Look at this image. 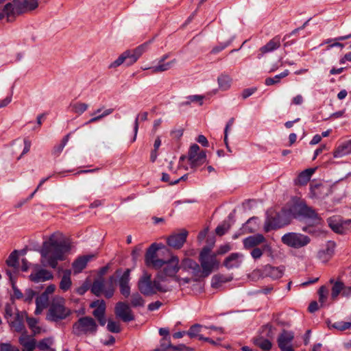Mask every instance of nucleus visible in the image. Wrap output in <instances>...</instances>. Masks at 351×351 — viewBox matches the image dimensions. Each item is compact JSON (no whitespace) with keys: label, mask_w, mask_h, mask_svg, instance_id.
I'll use <instances>...</instances> for the list:
<instances>
[{"label":"nucleus","mask_w":351,"mask_h":351,"mask_svg":"<svg viewBox=\"0 0 351 351\" xmlns=\"http://www.w3.org/2000/svg\"><path fill=\"white\" fill-rule=\"evenodd\" d=\"M182 267L185 269L191 270L193 267H196V268H197V263L191 259L186 258L182 262Z\"/></svg>","instance_id":"obj_54"},{"label":"nucleus","mask_w":351,"mask_h":351,"mask_svg":"<svg viewBox=\"0 0 351 351\" xmlns=\"http://www.w3.org/2000/svg\"><path fill=\"white\" fill-rule=\"evenodd\" d=\"M0 351H19L18 348L8 343H0Z\"/></svg>","instance_id":"obj_56"},{"label":"nucleus","mask_w":351,"mask_h":351,"mask_svg":"<svg viewBox=\"0 0 351 351\" xmlns=\"http://www.w3.org/2000/svg\"><path fill=\"white\" fill-rule=\"evenodd\" d=\"M130 269H127L119 279L120 292L125 298H128L130 294Z\"/></svg>","instance_id":"obj_19"},{"label":"nucleus","mask_w":351,"mask_h":351,"mask_svg":"<svg viewBox=\"0 0 351 351\" xmlns=\"http://www.w3.org/2000/svg\"><path fill=\"white\" fill-rule=\"evenodd\" d=\"M19 341L25 350H33L36 347L35 339L26 334H23Z\"/></svg>","instance_id":"obj_29"},{"label":"nucleus","mask_w":351,"mask_h":351,"mask_svg":"<svg viewBox=\"0 0 351 351\" xmlns=\"http://www.w3.org/2000/svg\"><path fill=\"white\" fill-rule=\"evenodd\" d=\"M265 242V237L261 234H256L245 238L243 240V247L245 250L256 247Z\"/></svg>","instance_id":"obj_18"},{"label":"nucleus","mask_w":351,"mask_h":351,"mask_svg":"<svg viewBox=\"0 0 351 351\" xmlns=\"http://www.w3.org/2000/svg\"><path fill=\"white\" fill-rule=\"evenodd\" d=\"M51 341L49 339H45L40 341L38 344V348L43 351H47L50 348Z\"/></svg>","instance_id":"obj_53"},{"label":"nucleus","mask_w":351,"mask_h":351,"mask_svg":"<svg viewBox=\"0 0 351 351\" xmlns=\"http://www.w3.org/2000/svg\"><path fill=\"white\" fill-rule=\"evenodd\" d=\"M315 169H306L302 171L298 178V181L300 184H306L311 179L315 172Z\"/></svg>","instance_id":"obj_37"},{"label":"nucleus","mask_w":351,"mask_h":351,"mask_svg":"<svg viewBox=\"0 0 351 351\" xmlns=\"http://www.w3.org/2000/svg\"><path fill=\"white\" fill-rule=\"evenodd\" d=\"M232 78L227 74L222 73L217 78L219 88L221 90H228L232 84Z\"/></svg>","instance_id":"obj_35"},{"label":"nucleus","mask_w":351,"mask_h":351,"mask_svg":"<svg viewBox=\"0 0 351 351\" xmlns=\"http://www.w3.org/2000/svg\"><path fill=\"white\" fill-rule=\"evenodd\" d=\"M252 250L251 252V256H252L253 258L254 259H258V258H260L263 254V249H261L259 247H254V248H252Z\"/></svg>","instance_id":"obj_58"},{"label":"nucleus","mask_w":351,"mask_h":351,"mask_svg":"<svg viewBox=\"0 0 351 351\" xmlns=\"http://www.w3.org/2000/svg\"><path fill=\"white\" fill-rule=\"evenodd\" d=\"M71 242L68 239H58L56 235H51L49 240L43 243L40 250L42 264L56 268L58 262L65 258V254L72 248Z\"/></svg>","instance_id":"obj_1"},{"label":"nucleus","mask_w":351,"mask_h":351,"mask_svg":"<svg viewBox=\"0 0 351 351\" xmlns=\"http://www.w3.org/2000/svg\"><path fill=\"white\" fill-rule=\"evenodd\" d=\"M319 295V302L321 304V306H324L326 303L327 297H328V290L326 287L322 286L319 288L318 291Z\"/></svg>","instance_id":"obj_48"},{"label":"nucleus","mask_w":351,"mask_h":351,"mask_svg":"<svg viewBox=\"0 0 351 351\" xmlns=\"http://www.w3.org/2000/svg\"><path fill=\"white\" fill-rule=\"evenodd\" d=\"M131 304L134 307L143 306L144 305V300L138 293L132 295Z\"/></svg>","instance_id":"obj_46"},{"label":"nucleus","mask_w":351,"mask_h":351,"mask_svg":"<svg viewBox=\"0 0 351 351\" xmlns=\"http://www.w3.org/2000/svg\"><path fill=\"white\" fill-rule=\"evenodd\" d=\"M208 327L200 324L193 325L189 330L186 332V334L191 338H198L199 340H203L204 337L201 334L204 332L205 330H207Z\"/></svg>","instance_id":"obj_26"},{"label":"nucleus","mask_w":351,"mask_h":351,"mask_svg":"<svg viewBox=\"0 0 351 351\" xmlns=\"http://www.w3.org/2000/svg\"><path fill=\"white\" fill-rule=\"evenodd\" d=\"M335 247V243L332 241H328L326 249L322 250L318 252V258L323 262H327L332 256Z\"/></svg>","instance_id":"obj_24"},{"label":"nucleus","mask_w":351,"mask_h":351,"mask_svg":"<svg viewBox=\"0 0 351 351\" xmlns=\"http://www.w3.org/2000/svg\"><path fill=\"white\" fill-rule=\"evenodd\" d=\"M176 60L175 59H173L169 62H167L158 61V65L152 66V68H151L152 72L154 73H156L166 71L170 69L171 67H173V65L176 64Z\"/></svg>","instance_id":"obj_34"},{"label":"nucleus","mask_w":351,"mask_h":351,"mask_svg":"<svg viewBox=\"0 0 351 351\" xmlns=\"http://www.w3.org/2000/svg\"><path fill=\"white\" fill-rule=\"evenodd\" d=\"M161 247L160 245L157 243H153L147 250L145 254V263L148 265L149 263H152L156 258V252Z\"/></svg>","instance_id":"obj_36"},{"label":"nucleus","mask_w":351,"mask_h":351,"mask_svg":"<svg viewBox=\"0 0 351 351\" xmlns=\"http://www.w3.org/2000/svg\"><path fill=\"white\" fill-rule=\"evenodd\" d=\"M49 302V296H46L45 294H41L36 299V308L35 313L39 315L42 311L47 306Z\"/></svg>","instance_id":"obj_33"},{"label":"nucleus","mask_w":351,"mask_h":351,"mask_svg":"<svg viewBox=\"0 0 351 351\" xmlns=\"http://www.w3.org/2000/svg\"><path fill=\"white\" fill-rule=\"evenodd\" d=\"M71 314V310L66 306V300L62 297H55L49 306L47 315L48 320L59 322L66 319Z\"/></svg>","instance_id":"obj_3"},{"label":"nucleus","mask_w":351,"mask_h":351,"mask_svg":"<svg viewBox=\"0 0 351 351\" xmlns=\"http://www.w3.org/2000/svg\"><path fill=\"white\" fill-rule=\"evenodd\" d=\"M97 325L95 321L90 317L80 318L73 326V332L75 335L95 334Z\"/></svg>","instance_id":"obj_7"},{"label":"nucleus","mask_w":351,"mask_h":351,"mask_svg":"<svg viewBox=\"0 0 351 351\" xmlns=\"http://www.w3.org/2000/svg\"><path fill=\"white\" fill-rule=\"evenodd\" d=\"M147 112H143L142 113H140L137 115V117H136V119L134 121V137H133V139H132V141H136V136H137V133H138V122L139 121H144L145 120H147Z\"/></svg>","instance_id":"obj_42"},{"label":"nucleus","mask_w":351,"mask_h":351,"mask_svg":"<svg viewBox=\"0 0 351 351\" xmlns=\"http://www.w3.org/2000/svg\"><path fill=\"white\" fill-rule=\"evenodd\" d=\"M170 348H172L170 337H163L160 341L159 347L156 348L154 351H167Z\"/></svg>","instance_id":"obj_45"},{"label":"nucleus","mask_w":351,"mask_h":351,"mask_svg":"<svg viewBox=\"0 0 351 351\" xmlns=\"http://www.w3.org/2000/svg\"><path fill=\"white\" fill-rule=\"evenodd\" d=\"M29 278L34 282H44L52 279L53 274L51 271L47 269H41L34 273L31 274Z\"/></svg>","instance_id":"obj_21"},{"label":"nucleus","mask_w":351,"mask_h":351,"mask_svg":"<svg viewBox=\"0 0 351 351\" xmlns=\"http://www.w3.org/2000/svg\"><path fill=\"white\" fill-rule=\"evenodd\" d=\"M27 319V322L29 326V327L34 332H36L38 328L37 327V323L38 321L35 318H28L27 317L25 318Z\"/></svg>","instance_id":"obj_57"},{"label":"nucleus","mask_w":351,"mask_h":351,"mask_svg":"<svg viewBox=\"0 0 351 351\" xmlns=\"http://www.w3.org/2000/svg\"><path fill=\"white\" fill-rule=\"evenodd\" d=\"M285 212L282 211L281 213H278L274 217L267 216L264 225V230L268 232L271 230L289 224V220L285 218Z\"/></svg>","instance_id":"obj_11"},{"label":"nucleus","mask_w":351,"mask_h":351,"mask_svg":"<svg viewBox=\"0 0 351 351\" xmlns=\"http://www.w3.org/2000/svg\"><path fill=\"white\" fill-rule=\"evenodd\" d=\"M7 274L10 276V280H12V289H13V295L12 296L16 299H21L23 297L21 291L16 287L14 282H12V277L10 271H7Z\"/></svg>","instance_id":"obj_49"},{"label":"nucleus","mask_w":351,"mask_h":351,"mask_svg":"<svg viewBox=\"0 0 351 351\" xmlns=\"http://www.w3.org/2000/svg\"><path fill=\"white\" fill-rule=\"evenodd\" d=\"M281 241L283 244L290 247L300 249L309 244L311 239L307 235L292 232L285 234Z\"/></svg>","instance_id":"obj_8"},{"label":"nucleus","mask_w":351,"mask_h":351,"mask_svg":"<svg viewBox=\"0 0 351 351\" xmlns=\"http://www.w3.org/2000/svg\"><path fill=\"white\" fill-rule=\"evenodd\" d=\"M295 217H301L312 221L313 223H318L319 218L315 211L305 204H298L293 208Z\"/></svg>","instance_id":"obj_10"},{"label":"nucleus","mask_w":351,"mask_h":351,"mask_svg":"<svg viewBox=\"0 0 351 351\" xmlns=\"http://www.w3.org/2000/svg\"><path fill=\"white\" fill-rule=\"evenodd\" d=\"M27 317L26 313L16 310L14 315L8 319V323L10 328L17 332H23L25 330L24 320Z\"/></svg>","instance_id":"obj_13"},{"label":"nucleus","mask_w":351,"mask_h":351,"mask_svg":"<svg viewBox=\"0 0 351 351\" xmlns=\"http://www.w3.org/2000/svg\"><path fill=\"white\" fill-rule=\"evenodd\" d=\"M107 328L111 332L118 333L121 331L119 324L112 320H108Z\"/></svg>","instance_id":"obj_50"},{"label":"nucleus","mask_w":351,"mask_h":351,"mask_svg":"<svg viewBox=\"0 0 351 351\" xmlns=\"http://www.w3.org/2000/svg\"><path fill=\"white\" fill-rule=\"evenodd\" d=\"M70 108L72 112L82 114L88 109V106L85 103L76 102L71 104Z\"/></svg>","instance_id":"obj_41"},{"label":"nucleus","mask_w":351,"mask_h":351,"mask_svg":"<svg viewBox=\"0 0 351 351\" xmlns=\"http://www.w3.org/2000/svg\"><path fill=\"white\" fill-rule=\"evenodd\" d=\"M327 221L330 228L338 234H344L351 228V219L343 220L340 216L329 217Z\"/></svg>","instance_id":"obj_12"},{"label":"nucleus","mask_w":351,"mask_h":351,"mask_svg":"<svg viewBox=\"0 0 351 351\" xmlns=\"http://www.w3.org/2000/svg\"><path fill=\"white\" fill-rule=\"evenodd\" d=\"M283 267H273L267 265L265 268V272L267 276L271 278L274 280L280 278L284 274Z\"/></svg>","instance_id":"obj_27"},{"label":"nucleus","mask_w":351,"mask_h":351,"mask_svg":"<svg viewBox=\"0 0 351 351\" xmlns=\"http://www.w3.org/2000/svg\"><path fill=\"white\" fill-rule=\"evenodd\" d=\"M6 263L8 266L16 267L18 265V252L16 250L13 251L8 256Z\"/></svg>","instance_id":"obj_47"},{"label":"nucleus","mask_w":351,"mask_h":351,"mask_svg":"<svg viewBox=\"0 0 351 351\" xmlns=\"http://www.w3.org/2000/svg\"><path fill=\"white\" fill-rule=\"evenodd\" d=\"M289 73V70H285L282 73L275 75L274 77H268L265 80V84L267 86H271L276 83H278L281 78L287 77Z\"/></svg>","instance_id":"obj_43"},{"label":"nucleus","mask_w":351,"mask_h":351,"mask_svg":"<svg viewBox=\"0 0 351 351\" xmlns=\"http://www.w3.org/2000/svg\"><path fill=\"white\" fill-rule=\"evenodd\" d=\"M243 255L241 253H232L224 261L223 265L228 269L238 267L241 264Z\"/></svg>","instance_id":"obj_20"},{"label":"nucleus","mask_w":351,"mask_h":351,"mask_svg":"<svg viewBox=\"0 0 351 351\" xmlns=\"http://www.w3.org/2000/svg\"><path fill=\"white\" fill-rule=\"evenodd\" d=\"M23 142H24V148L23 149L22 154H21V156L19 157V158L23 155H25L27 153H28L30 150V147H31V145H32L31 141L29 140H28L27 138H25Z\"/></svg>","instance_id":"obj_62"},{"label":"nucleus","mask_w":351,"mask_h":351,"mask_svg":"<svg viewBox=\"0 0 351 351\" xmlns=\"http://www.w3.org/2000/svg\"><path fill=\"white\" fill-rule=\"evenodd\" d=\"M204 332L208 335H210V336L213 337L215 333L223 334V330L222 328H219V327H215V326H212L208 327V329L205 330V331Z\"/></svg>","instance_id":"obj_52"},{"label":"nucleus","mask_w":351,"mask_h":351,"mask_svg":"<svg viewBox=\"0 0 351 351\" xmlns=\"http://www.w3.org/2000/svg\"><path fill=\"white\" fill-rule=\"evenodd\" d=\"M188 232L182 230L178 233H174L167 238L168 245L174 249H180L186 242Z\"/></svg>","instance_id":"obj_16"},{"label":"nucleus","mask_w":351,"mask_h":351,"mask_svg":"<svg viewBox=\"0 0 351 351\" xmlns=\"http://www.w3.org/2000/svg\"><path fill=\"white\" fill-rule=\"evenodd\" d=\"M294 335L291 331L283 330L278 338V344L281 351H293L291 342Z\"/></svg>","instance_id":"obj_15"},{"label":"nucleus","mask_w":351,"mask_h":351,"mask_svg":"<svg viewBox=\"0 0 351 351\" xmlns=\"http://www.w3.org/2000/svg\"><path fill=\"white\" fill-rule=\"evenodd\" d=\"M105 289V283L103 279L95 280L91 287L92 292L97 296L101 295Z\"/></svg>","instance_id":"obj_38"},{"label":"nucleus","mask_w":351,"mask_h":351,"mask_svg":"<svg viewBox=\"0 0 351 351\" xmlns=\"http://www.w3.org/2000/svg\"><path fill=\"white\" fill-rule=\"evenodd\" d=\"M228 279L223 275H215L212 278L211 285L213 288H217L221 283L228 282Z\"/></svg>","instance_id":"obj_44"},{"label":"nucleus","mask_w":351,"mask_h":351,"mask_svg":"<svg viewBox=\"0 0 351 351\" xmlns=\"http://www.w3.org/2000/svg\"><path fill=\"white\" fill-rule=\"evenodd\" d=\"M202 267H199V265L197 264V268L196 267H193L192 269H191V273L193 276L195 278H204L203 277V269Z\"/></svg>","instance_id":"obj_59"},{"label":"nucleus","mask_w":351,"mask_h":351,"mask_svg":"<svg viewBox=\"0 0 351 351\" xmlns=\"http://www.w3.org/2000/svg\"><path fill=\"white\" fill-rule=\"evenodd\" d=\"M280 46V38L279 36H275L271 40H270L266 45L263 46L260 51L262 54L271 52L277 49H278Z\"/></svg>","instance_id":"obj_25"},{"label":"nucleus","mask_w":351,"mask_h":351,"mask_svg":"<svg viewBox=\"0 0 351 351\" xmlns=\"http://www.w3.org/2000/svg\"><path fill=\"white\" fill-rule=\"evenodd\" d=\"M178 258L173 257L171 260L166 263V265L163 270L158 274H162L163 276V282L166 281V277H173L179 270Z\"/></svg>","instance_id":"obj_17"},{"label":"nucleus","mask_w":351,"mask_h":351,"mask_svg":"<svg viewBox=\"0 0 351 351\" xmlns=\"http://www.w3.org/2000/svg\"><path fill=\"white\" fill-rule=\"evenodd\" d=\"M114 311L117 317L125 322H128L134 319V316L130 306L125 302H118L116 304Z\"/></svg>","instance_id":"obj_14"},{"label":"nucleus","mask_w":351,"mask_h":351,"mask_svg":"<svg viewBox=\"0 0 351 351\" xmlns=\"http://www.w3.org/2000/svg\"><path fill=\"white\" fill-rule=\"evenodd\" d=\"M258 218L252 217L242 227L243 234L252 233L258 229Z\"/></svg>","instance_id":"obj_32"},{"label":"nucleus","mask_w":351,"mask_h":351,"mask_svg":"<svg viewBox=\"0 0 351 351\" xmlns=\"http://www.w3.org/2000/svg\"><path fill=\"white\" fill-rule=\"evenodd\" d=\"M71 271L66 269L64 271L63 276L60 282V289L63 291H66L70 289L72 285L71 279Z\"/></svg>","instance_id":"obj_30"},{"label":"nucleus","mask_w":351,"mask_h":351,"mask_svg":"<svg viewBox=\"0 0 351 351\" xmlns=\"http://www.w3.org/2000/svg\"><path fill=\"white\" fill-rule=\"evenodd\" d=\"M161 305H162V303L160 302L156 301V302L150 303L148 305L147 308L150 311H154L158 309L161 306Z\"/></svg>","instance_id":"obj_63"},{"label":"nucleus","mask_w":351,"mask_h":351,"mask_svg":"<svg viewBox=\"0 0 351 351\" xmlns=\"http://www.w3.org/2000/svg\"><path fill=\"white\" fill-rule=\"evenodd\" d=\"M147 46L148 43H145L141 45H139L133 50H127L124 51L118 57L117 60H115L109 65V68L114 69L123 63H125L128 66L132 65L147 50Z\"/></svg>","instance_id":"obj_4"},{"label":"nucleus","mask_w":351,"mask_h":351,"mask_svg":"<svg viewBox=\"0 0 351 351\" xmlns=\"http://www.w3.org/2000/svg\"><path fill=\"white\" fill-rule=\"evenodd\" d=\"M90 307L95 308L93 312L95 318L105 315L106 303L104 300L94 301L90 304Z\"/></svg>","instance_id":"obj_28"},{"label":"nucleus","mask_w":351,"mask_h":351,"mask_svg":"<svg viewBox=\"0 0 351 351\" xmlns=\"http://www.w3.org/2000/svg\"><path fill=\"white\" fill-rule=\"evenodd\" d=\"M330 282L333 284L331 289V299L332 300H336L339 293H341L343 294L344 284L341 280L335 281L334 279H330Z\"/></svg>","instance_id":"obj_31"},{"label":"nucleus","mask_w":351,"mask_h":351,"mask_svg":"<svg viewBox=\"0 0 351 351\" xmlns=\"http://www.w3.org/2000/svg\"><path fill=\"white\" fill-rule=\"evenodd\" d=\"M162 282L163 276L162 274H158L154 280L152 281L151 275L147 272H144L138 281V289L145 295H152L158 291H168L169 288L163 285Z\"/></svg>","instance_id":"obj_2"},{"label":"nucleus","mask_w":351,"mask_h":351,"mask_svg":"<svg viewBox=\"0 0 351 351\" xmlns=\"http://www.w3.org/2000/svg\"><path fill=\"white\" fill-rule=\"evenodd\" d=\"M35 291L32 289H27L24 296V300L26 302H31L35 296Z\"/></svg>","instance_id":"obj_60"},{"label":"nucleus","mask_w":351,"mask_h":351,"mask_svg":"<svg viewBox=\"0 0 351 351\" xmlns=\"http://www.w3.org/2000/svg\"><path fill=\"white\" fill-rule=\"evenodd\" d=\"M38 5L37 0H13L7 3L3 8V13L8 16L19 14L36 9Z\"/></svg>","instance_id":"obj_5"},{"label":"nucleus","mask_w":351,"mask_h":351,"mask_svg":"<svg viewBox=\"0 0 351 351\" xmlns=\"http://www.w3.org/2000/svg\"><path fill=\"white\" fill-rule=\"evenodd\" d=\"M230 226L228 222H223L217 227L215 232L217 234L222 236L230 229Z\"/></svg>","instance_id":"obj_51"},{"label":"nucleus","mask_w":351,"mask_h":351,"mask_svg":"<svg viewBox=\"0 0 351 351\" xmlns=\"http://www.w3.org/2000/svg\"><path fill=\"white\" fill-rule=\"evenodd\" d=\"M141 250H142L141 245H138L133 249V250L132 252V257L133 261H135L138 259V258L140 256Z\"/></svg>","instance_id":"obj_61"},{"label":"nucleus","mask_w":351,"mask_h":351,"mask_svg":"<svg viewBox=\"0 0 351 351\" xmlns=\"http://www.w3.org/2000/svg\"><path fill=\"white\" fill-rule=\"evenodd\" d=\"M329 328H335L340 331L346 330L351 327L350 322L339 321L335 323H328Z\"/></svg>","instance_id":"obj_40"},{"label":"nucleus","mask_w":351,"mask_h":351,"mask_svg":"<svg viewBox=\"0 0 351 351\" xmlns=\"http://www.w3.org/2000/svg\"><path fill=\"white\" fill-rule=\"evenodd\" d=\"M351 154V140L341 143L333 152L334 158H343Z\"/></svg>","instance_id":"obj_22"},{"label":"nucleus","mask_w":351,"mask_h":351,"mask_svg":"<svg viewBox=\"0 0 351 351\" xmlns=\"http://www.w3.org/2000/svg\"><path fill=\"white\" fill-rule=\"evenodd\" d=\"M188 160L191 168L196 169L206 162V155L204 152L199 151V147L197 144H193L189 151Z\"/></svg>","instance_id":"obj_9"},{"label":"nucleus","mask_w":351,"mask_h":351,"mask_svg":"<svg viewBox=\"0 0 351 351\" xmlns=\"http://www.w3.org/2000/svg\"><path fill=\"white\" fill-rule=\"evenodd\" d=\"M304 101L303 97L301 95H297L292 99V104L299 106L301 105Z\"/></svg>","instance_id":"obj_64"},{"label":"nucleus","mask_w":351,"mask_h":351,"mask_svg":"<svg viewBox=\"0 0 351 351\" xmlns=\"http://www.w3.org/2000/svg\"><path fill=\"white\" fill-rule=\"evenodd\" d=\"M253 342L256 346L259 347L263 350H269L271 348V343L270 341L261 337L254 338Z\"/></svg>","instance_id":"obj_39"},{"label":"nucleus","mask_w":351,"mask_h":351,"mask_svg":"<svg viewBox=\"0 0 351 351\" xmlns=\"http://www.w3.org/2000/svg\"><path fill=\"white\" fill-rule=\"evenodd\" d=\"M94 257L93 255L80 256L73 263V269L75 274L80 273L86 266L87 263Z\"/></svg>","instance_id":"obj_23"},{"label":"nucleus","mask_w":351,"mask_h":351,"mask_svg":"<svg viewBox=\"0 0 351 351\" xmlns=\"http://www.w3.org/2000/svg\"><path fill=\"white\" fill-rule=\"evenodd\" d=\"M166 263L167 262L162 261V259L156 258L154 261H152V263H149L147 265L154 269H159L162 267L165 264H166Z\"/></svg>","instance_id":"obj_55"},{"label":"nucleus","mask_w":351,"mask_h":351,"mask_svg":"<svg viewBox=\"0 0 351 351\" xmlns=\"http://www.w3.org/2000/svg\"><path fill=\"white\" fill-rule=\"evenodd\" d=\"M199 262L203 269V277L208 276L214 270L217 269L219 262L215 254H210V249L205 247L199 254Z\"/></svg>","instance_id":"obj_6"}]
</instances>
